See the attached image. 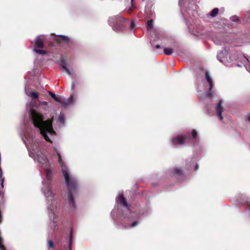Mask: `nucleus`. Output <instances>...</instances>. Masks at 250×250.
<instances>
[{
	"label": "nucleus",
	"mask_w": 250,
	"mask_h": 250,
	"mask_svg": "<svg viewBox=\"0 0 250 250\" xmlns=\"http://www.w3.org/2000/svg\"><path fill=\"white\" fill-rule=\"evenodd\" d=\"M29 114L34 126L38 129L39 133L36 134L33 131H27L22 139L28 150L29 155L33 158L39 167L44 168L46 179H43L41 191L45 198L53 229H55L58 225L57 222L61 219L62 208L52 187L53 164L47 158L42 147L43 138L52 143L51 138L56 135V132L52 127V119L44 121L43 116L32 108L29 109Z\"/></svg>",
	"instance_id": "obj_1"
},
{
	"label": "nucleus",
	"mask_w": 250,
	"mask_h": 250,
	"mask_svg": "<svg viewBox=\"0 0 250 250\" xmlns=\"http://www.w3.org/2000/svg\"><path fill=\"white\" fill-rule=\"evenodd\" d=\"M116 203L111 213L116 228L127 229L137 226L143 216L142 211L137 210L129 205L122 192H118Z\"/></svg>",
	"instance_id": "obj_2"
},
{
	"label": "nucleus",
	"mask_w": 250,
	"mask_h": 250,
	"mask_svg": "<svg viewBox=\"0 0 250 250\" xmlns=\"http://www.w3.org/2000/svg\"><path fill=\"white\" fill-rule=\"evenodd\" d=\"M54 149L58 156V161L68 190L67 195L64 196L65 207L69 211H74L76 208L75 197L78 195L79 192L78 181L77 178L71 174L69 169L62 161L60 152L56 148L54 147Z\"/></svg>",
	"instance_id": "obj_3"
},
{
	"label": "nucleus",
	"mask_w": 250,
	"mask_h": 250,
	"mask_svg": "<svg viewBox=\"0 0 250 250\" xmlns=\"http://www.w3.org/2000/svg\"><path fill=\"white\" fill-rule=\"evenodd\" d=\"M108 21L113 30L116 32L123 31L127 24V19L122 17L120 15L110 17Z\"/></svg>",
	"instance_id": "obj_4"
},
{
	"label": "nucleus",
	"mask_w": 250,
	"mask_h": 250,
	"mask_svg": "<svg viewBox=\"0 0 250 250\" xmlns=\"http://www.w3.org/2000/svg\"><path fill=\"white\" fill-rule=\"evenodd\" d=\"M205 80L208 83V93L205 94L202 91H198L197 95L201 102H205L207 100L210 99L214 95V92L212 90L214 87L213 79L208 71L205 72Z\"/></svg>",
	"instance_id": "obj_5"
},
{
	"label": "nucleus",
	"mask_w": 250,
	"mask_h": 250,
	"mask_svg": "<svg viewBox=\"0 0 250 250\" xmlns=\"http://www.w3.org/2000/svg\"><path fill=\"white\" fill-rule=\"evenodd\" d=\"M229 48L225 47L223 48V50L219 52L217 55L218 60L227 66H229L234 63V61H236L237 59V57L232 58L229 56Z\"/></svg>",
	"instance_id": "obj_6"
},
{
	"label": "nucleus",
	"mask_w": 250,
	"mask_h": 250,
	"mask_svg": "<svg viewBox=\"0 0 250 250\" xmlns=\"http://www.w3.org/2000/svg\"><path fill=\"white\" fill-rule=\"evenodd\" d=\"M187 139V136L186 134L176 135L171 139L170 144L173 147L184 145Z\"/></svg>",
	"instance_id": "obj_7"
},
{
	"label": "nucleus",
	"mask_w": 250,
	"mask_h": 250,
	"mask_svg": "<svg viewBox=\"0 0 250 250\" xmlns=\"http://www.w3.org/2000/svg\"><path fill=\"white\" fill-rule=\"evenodd\" d=\"M186 168L189 171H196L199 168L197 159L194 157L188 158L186 160Z\"/></svg>",
	"instance_id": "obj_8"
},
{
	"label": "nucleus",
	"mask_w": 250,
	"mask_h": 250,
	"mask_svg": "<svg viewBox=\"0 0 250 250\" xmlns=\"http://www.w3.org/2000/svg\"><path fill=\"white\" fill-rule=\"evenodd\" d=\"M153 4L151 1H148L146 5L144 10V13L146 18H148L152 16L153 14Z\"/></svg>",
	"instance_id": "obj_9"
},
{
	"label": "nucleus",
	"mask_w": 250,
	"mask_h": 250,
	"mask_svg": "<svg viewBox=\"0 0 250 250\" xmlns=\"http://www.w3.org/2000/svg\"><path fill=\"white\" fill-rule=\"evenodd\" d=\"M73 97L71 95L69 98L66 99L63 97H61L59 103L63 106L66 107L69 105L73 104Z\"/></svg>",
	"instance_id": "obj_10"
},
{
	"label": "nucleus",
	"mask_w": 250,
	"mask_h": 250,
	"mask_svg": "<svg viewBox=\"0 0 250 250\" xmlns=\"http://www.w3.org/2000/svg\"><path fill=\"white\" fill-rule=\"evenodd\" d=\"M60 65L63 68V70L72 78L74 79L75 77L74 72L69 69L66 66V62L65 61L62 60L60 62Z\"/></svg>",
	"instance_id": "obj_11"
},
{
	"label": "nucleus",
	"mask_w": 250,
	"mask_h": 250,
	"mask_svg": "<svg viewBox=\"0 0 250 250\" xmlns=\"http://www.w3.org/2000/svg\"><path fill=\"white\" fill-rule=\"evenodd\" d=\"M45 40V37L43 35H41L37 37L35 41L36 47L39 48H42L44 46L43 43Z\"/></svg>",
	"instance_id": "obj_12"
},
{
	"label": "nucleus",
	"mask_w": 250,
	"mask_h": 250,
	"mask_svg": "<svg viewBox=\"0 0 250 250\" xmlns=\"http://www.w3.org/2000/svg\"><path fill=\"white\" fill-rule=\"evenodd\" d=\"M222 101L220 100L219 102H218V103H217L216 104V106H215L216 114L219 116V117L221 120H222L223 119V117L222 115V112L223 111L224 108L222 107Z\"/></svg>",
	"instance_id": "obj_13"
},
{
	"label": "nucleus",
	"mask_w": 250,
	"mask_h": 250,
	"mask_svg": "<svg viewBox=\"0 0 250 250\" xmlns=\"http://www.w3.org/2000/svg\"><path fill=\"white\" fill-rule=\"evenodd\" d=\"M171 175L174 176H181L184 174V171L180 167H177L171 170Z\"/></svg>",
	"instance_id": "obj_14"
},
{
	"label": "nucleus",
	"mask_w": 250,
	"mask_h": 250,
	"mask_svg": "<svg viewBox=\"0 0 250 250\" xmlns=\"http://www.w3.org/2000/svg\"><path fill=\"white\" fill-rule=\"evenodd\" d=\"M25 93L27 96L32 99H37L39 97V94L38 93L33 91H30L26 88H25Z\"/></svg>",
	"instance_id": "obj_15"
},
{
	"label": "nucleus",
	"mask_w": 250,
	"mask_h": 250,
	"mask_svg": "<svg viewBox=\"0 0 250 250\" xmlns=\"http://www.w3.org/2000/svg\"><path fill=\"white\" fill-rule=\"evenodd\" d=\"M40 110L46 111L49 109V106L47 102H39L38 106Z\"/></svg>",
	"instance_id": "obj_16"
},
{
	"label": "nucleus",
	"mask_w": 250,
	"mask_h": 250,
	"mask_svg": "<svg viewBox=\"0 0 250 250\" xmlns=\"http://www.w3.org/2000/svg\"><path fill=\"white\" fill-rule=\"evenodd\" d=\"M153 21L152 19H150L147 21L146 23V28L148 31L151 30L153 28Z\"/></svg>",
	"instance_id": "obj_17"
},
{
	"label": "nucleus",
	"mask_w": 250,
	"mask_h": 250,
	"mask_svg": "<svg viewBox=\"0 0 250 250\" xmlns=\"http://www.w3.org/2000/svg\"><path fill=\"white\" fill-rule=\"evenodd\" d=\"M48 93L55 101L59 103L62 96H56L55 94L49 91H48Z\"/></svg>",
	"instance_id": "obj_18"
},
{
	"label": "nucleus",
	"mask_w": 250,
	"mask_h": 250,
	"mask_svg": "<svg viewBox=\"0 0 250 250\" xmlns=\"http://www.w3.org/2000/svg\"><path fill=\"white\" fill-rule=\"evenodd\" d=\"M174 51L171 48H165L164 49V53L166 55H170L172 54Z\"/></svg>",
	"instance_id": "obj_19"
},
{
	"label": "nucleus",
	"mask_w": 250,
	"mask_h": 250,
	"mask_svg": "<svg viewBox=\"0 0 250 250\" xmlns=\"http://www.w3.org/2000/svg\"><path fill=\"white\" fill-rule=\"evenodd\" d=\"M58 37H59V39L57 40V41L59 42H68V38L67 36L59 35Z\"/></svg>",
	"instance_id": "obj_20"
},
{
	"label": "nucleus",
	"mask_w": 250,
	"mask_h": 250,
	"mask_svg": "<svg viewBox=\"0 0 250 250\" xmlns=\"http://www.w3.org/2000/svg\"><path fill=\"white\" fill-rule=\"evenodd\" d=\"M65 118L63 113H61L58 117V122L61 125L64 124Z\"/></svg>",
	"instance_id": "obj_21"
},
{
	"label": "nucleus",
	"mask_w": 250,
	"mask_h": 250,
	"mask_svg": "<svg viewBox=\"0 0 250 250\" xmlns=\"http://www.w3.org/2000/svg\"><path fill=\"white\" fill-rule=\"evenodd\" d=\"M219 9L217 8H214L210 13L211 17H215L218 13Z\"/></svg>",
	"instance_id": "obj_22"
},
{
	"label": "nucleus",
	"mask_w": 250,
	"mask_h": 250,
	"mask_svg": "<svg viewBox=\"0 0 250 250\" xmlns=\"http://www.w3.org/2000/svg\"><path fill=\"white\" fill-rule=\"evenodd\" d=\"M72 241V231H71L70 232L69 235V239H68V247H69L68 250H71V245Z\"/></svg>",
	"instance_id": "obj_23"
},
{
	"label": "nucleus",
	"mask_w": 250,
	"mask_h": 250,
	"mask_svg": "<svg viewBox=\"0 0 250 250\" xmlns=\"http://www.w3.org/2000/svg\"><path fill=\"white\" fill-rule=\"evenodd\" d=\"M136 25H137V22L134 21H131L130 22V30L131 31H133L134 29V28H135V27L136 26Z\"/></svg>",
	"instance_id": "obj_24"
},
{
	"label": "nucleus",
	"mask_w": 250,
	"mask_h": 250,
	"mask_svg": "<svg viewBox=\"0 0 250 250\" xmlns=\"http://www.w3.org/2000/svg\"><path fill=\"white\" fill-rule=\"evenodd\" d=\"M33 51L36 53L41 55H45L46 54L45 51L42 49H37L36 48H34Z\"/></svg>",
	"instance_id": "obj_25"
},
{
	"label": "nucleus",
	"mask_w": 250,
	"mask_h": 250,
	"mask_svg": "<svg viewBox=\"0 0 250 250\" xmlns=\"http://www.w3.org/2000/svg\"><path fill=\"white\" fill-rule=\"evenodd\" d=\"M197 135V131L195 129H193L191 131V136L193 140H196Z\"/></svg>",
	"instance_id": "obj_26"
},
{
	"label": "nucleus",
	"mask_w": 250,
	"mask_h": 250,
	"mask_svg": "<svg viewBox=\"0 0 250 250\" xmlns=\"http://www.w3.org/2000/svg\"><path fill=\"white\" fill-rule=\"evenodd\" d=\"M47 244H48V248L49 249L53 248L54 247V243L53 241L51 240H48Z\"/></svg>",
	"instance_id": "obj_27"
},
{
	"label": "nucleus",
	"mask_w": 250,
	"mask_h": 250,
	"mask_svg": "<svg viewBox=\"0 0 250 250\" xmlns=\"http://www.w3.org/2000/svg\"><path fill=\"white\" fill-rule=\"evenodd\" d=\"M247 59V63L245 64V67L247 70L250 73V64H249V60L246 58V56H244Z\"/></svg>",
	"instance_id": "obj_28"
},
{
	"label": "nucleus",
	"mask_w": 250,
	"mask_h": 250,
	"mask_svg": "<svg viewBox=\"0 0 250 250\" xmlns=\"http://www.w3.org/2000/svg\"><path fill=\"white\" fill-rule=\"evenodd\" d=\"M231 20L233 21H238V18L237 16H232L231 17Z\"/></svg>",
	"instance_id": "obj_29"
},
{
	"label": "nucleus",
	"mask_w": 250,
	"mask_h": 250,
	"mask_svg": "<svg viewBox=\"0 0 250 250\" xmlns=\"http://www.w3.org/2000/svg\"><path fill=\"white\" fill-rule=\"evenodd\" d=\"M1 186L3 188V187H4L3 183H4V178H1Z\"/></svg>",
	"instance_id": "obj_30"
},
{
	"label": "nucleus",
	"mask_w": 250,
	"mask_h": 250,
	"mask_svg": "<svg viewBox=\"0 0 250 250\" xmlns=\"http://www.w3.org/2000/svg\"><path fill=\"white\" fill-rule=\"evenodd\" d=\"M75 84L74 82H73L71 85V89H73L75 88Z\"/></svg>",
	"instance_id": "obj_31"
},
{
	"label": "nucleus",
	"mask_w": 250,
	"mask_h": 250,
	"mask_svg": "<svg viewBox=\"0 0 250 250\" xmlns=\"http://www.w3.org/2000/svg\"><path fill=\"white\" fill-rule=\"evenodd\" d=\"M247 119L248 121L250 122V114L247 115Z\"/></svg>",
	"instance_id": "obj_32"
},
{
	"label": "nucleus",
	"mask_w": 250,
	"mask_h": 250,
	"mask_svg": "<svg viewBox=\"0 0 250 250\" xmlns=\"http://www.w3.org/2000/svg\"><path fill=\"white\" fill-rule=\"evenodd\" d=\"M183 0H179V6H181L182 4V3H183Z\"/></svg>",
	"instance_id": "obj_33"
},
{
	"label": "nucleus",
	"mask_w": 250,
	"mask_h": 250,
	"mask_svg": "<svg viewBox=\"0 0 250 250\" xmlns=\"http://www.w3.org/2000/svg\"><path fill=\"white\" fill-rule=\"evenodd\" d=\"M133 7H134V6L132 4V5H131V7H130V8H129V10L130 11H132V9L133 8Z\"/></svg>",
	"instance_id": "obj_34"
},
{
	"label": "nucleus",
	"mask_w": 250,
	"mask_h": 250,
	"mask_svg": "<svg viewBox=\"0 0 250 250\" xmlns=\"http://www.w3.org/2000/svg\"><path fill=\"white\" fill-rule=\"evenodd\" d=\"M156 48L157 49H160L161 48V46L160 45H156Z\"/></svg>",
	"instance_id": "obj_35"
},
{
	"label": "nucleus",
	"mask_w": 250,
	"mask_h": 250,
	"mask_svg": "<svg viewBox=\"0 0 250 250\" xmlns=\"http://www.w3.org/2000/svg\"><path fill=\"white\" fill-rule=\"evenodd\" d=\"M214 42L216 43V44H220V42H217L216 40H214Z\"/></svg>",
	"instance_id": "obj_36"
},
{
	"label": "nucleus",
	"mask_w": 250,
	"mask_h": 250,
	"mask_svg": "<svg viewBox=\"0 0 250 250\" xmlns=\"http://www.w3.org/2000/svg\"><path fill=\"white\" fill-rule=\"evenodd\" d=\"M237 66H240L241 65L240 64H237Z\"/></svg>",
	"instance_id": "obj_37"
},
{
	"label": "nucleus",
	"mask_w": 250,
	"mask_h": 250,
	"mask_svg": "<svg viewBox=\"0 0 250 250\" xmlns=\"http://www.w3.org/2000/svg\"><path fill=\"white\" fill-rule=\"evenodd\" d=\"M131 0V3H132L133 2V0Z\"/></svg>",
	"instance_id": "obj_38"
},
{
	"label": "nucleus",
	"mask_w": 250,
	"mask_h": 250,
	"mask_svg": "<svg viewBox=\"0 0 250 250\" xmlns=\"http://www.w3.org/2000/svg\"><path fill=\"white\" fill-rule=\"evenodd\" d=\"M0 247L1 248H2V246H0Z\"/></svg>",
	"instance_id": "obj_39"
}]
</instances>
